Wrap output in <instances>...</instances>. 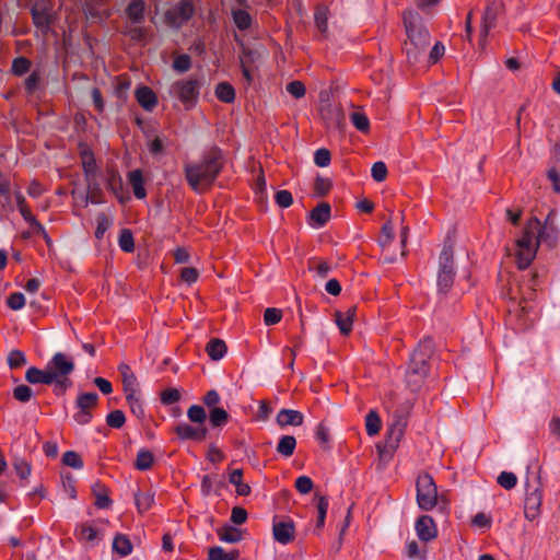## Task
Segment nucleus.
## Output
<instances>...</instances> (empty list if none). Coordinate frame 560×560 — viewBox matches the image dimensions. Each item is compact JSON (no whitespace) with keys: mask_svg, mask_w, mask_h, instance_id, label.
Wrapping results in <instances>:
<instances>
[{"mask_svg":"<svg viewBox=\"0 0 560 560\" xmlns=\"http://www.w3.org/2000/svg\"><path fill=\"white\" fill-rule=\"evenodd\" d=\"M355 307H350L347 312H336V324L341 334L348 335L352 329Z\"/></svg>","mask_w":560,"mask_h":560,"instance_id":"26","label":"nucleus"},{"mask_svg":"<svg viewBox=\"0 0 560 560\" xmlns=\"http://www.w3.org/2000/svg\"><path fill=\"white\" fill-rule=\"evenodd\" d=\"M416 532L419 539L422 541L432 540L438 533L435 523L429 515H422L417 520Z\"/></svg>","mask_w":560,"mask_h":560,"instance_id":"15","label":"nucleus"},{"mask_svg":"<svg viewBox=\"0 0 560 560\" xmlns=\"http://www.w3.org/2000/svg\"><path fill=\"white\" fill-rule=\"evenodd\" d=\"M454 250L450 242H445L439 256L436 287L439 295H445L454 284L455 279Z\"/></svg>","mask_w":560,"mask_h":560,"instance_id":"5","label":"nucleus"},{"mask_svg":"<svg viewBox=\"0 0 560 560\" xmlns=\"http://www.w3.org/2000/svg\"><path fill=\"white\" fill-rule=\"evenodd\" d=\"M180 399V393L176 388H167L161 394V401L164 405H172Z\"/></svg>","mask_w":560,"mask_h":560,"instance_id":"62","label":"nucleus"},{"mask_svg":"<svg viewBox=\"0 0 560 560\" xmlns=\"http://www.w3.org/2000/svg\"><path fill=\"white\" fill-rule=\"evenodd\" d=\"M233 21L240 30L245 31L250 26L252 16L245 10L237 9L233 11Z\"/></svg>","mask_w":560,"mask_h":560,"instance_id":"42","label":"nucleus"},{"mask_svg":"<svg viewBox=\"0 0 560 560\" xmlns=\"http://www.w3.org/2000/svg\"><path fill=\"white\" fill-rule=\"evenodd\" d=\"M365 429L370 436L377 434L381 430V419L375 410H370L365 416Z\"/></svg>","mask_w":560,"mask_h":560,"instance_id":"34","label":"nucleus"},{"mask_svg":"<svg viewBox=\"0 0 560 560\" xmlns=\"http://www.w3.org/2000/svg\"><path fill=\"white\" fill-rule=\"evenodd\" d=\"M127 402L130 407V411L137 417V418H143L144 417V409L142 406V402L138 396V393H131L126 395Z\"/></svg>","mask_w":560,"mask_h":560,"instance_id":"38","label":"nucleus"},{"mask_svg":"<svg viewBox=\"0 0 560 560\" xmlns=\"http://www.w3.org/2000/svg\"><path fill=\"white\" fill-rule=\"evenodd\" d=\"M404 24L407 40L404 43V51L409 63H416L430 44V33L423 19L418 12L404 13Z\"/></svg>","mask_w":560,"mask_h":560,"instance_id":"3","label":"nucleus"},{"mask_svg":"<svg viewBox=\"0 0 560 560\" xmlns=\"http://www.w3.org/2000/svg\"><path fill=\"white\" fill-rule=\"evenodd\" d=\"M113 550L120 557H127L132 552V544L126 535L117 534L113 540Z\"/></svg>","mask_w":560,"mask_h":560,"instance_id":"30","label":"nucleus"},{"mask_svg":"<svg viewBox=\"0 0 560 560\" xmlns=\"http://www.w3.org/2000/svg\"><path fill=\"white\" fill-rule=\"evenodd\" d=\"M7 362L10 369H18L26 364V355L23 351L14 349L10 351Z\"/></svg>","mask_w":560,"mask_h":560,"instance_id":"45","label":"nucleus"},{"mask_svg":"<svg viewBox=\"0 0 560 560\" xmlns=\"http://www.w3.org/2000/svg\"><path fill=\"white\" fill-rule=\"evenodd\" d=\"M75 533L80 540L88 542L94 541L97 535L96 529L85 523L78 525Z\"/></svg>","mask_w":560,"mask_h":560,"instance_id":"44","label":"nucleus"},{"mask_svg":"<svg viewBox=\"0 0 560 560\" xmlns=\"http://www.w3.org/2000/svg\"><path fill=\"white\" fill-rule=\"evenodd\" d=\"M276 202L281 208H288L293 202L292 194L288 190H278L275 195Z\"/></svg>","mask_w":560,"mask_h":560,"instance_id":"63","label":"nucleus"},{"mask_svg":"<svg viewBox=\"0 0 560 560\" xmlns=\"http://www.w3.org/2000/svg\"><path fill=\"white\" fill-rule=\"evenodd\" d=\"M223 165V153L219 148L211 149L199 163L185 164L187 183L199 192L213 184Z\"/></svg>","mask_w":560,"mask_h":560,"instance_id":"2","label":"nucleus"},{"mask_svg":"<svg viewBox=\"0 0 560 560\" xmlns=\"http://www.w3.org/2000/svg\"><path fill=\"white\" fill-rule=\"evenodd\" d=\"M371 175L375 182H378V183L383 182L387 176L386 164L382 161L375 162L372 165Z\"/></svg>","mask_w":560,"mask_h":560,"instance_id":"55","label":"nucleus"},{"mask_svg":"<svg viewBox=\"0 0 560 560\" xmlns=\"http://www.w3.org/2000/svg\"><path fill=\"white\" fill-rule=\"evenodd\" d=\"M401 439L402 438H397V440L393 442L392 434L389 431H387L384 444L377 445L380 457L384 460H389L393 457L394 452L397 450Z\"/></svg>","mask_w":560,"mask_h":560,"instance_id":"27","label":"nucleus"},{"mask_svg":"<svg viewBox=\"0 0 560 560\" xmlns=\"http://www.w3.org/2000/svg\"><path fill=\"white\" fill-rule=\"evenodd\" d=\"M313 481L308 476H300L295 480V488L302 494H307L313 489Z\"/></svg>","mask_w":560,"mask_h":560,"instance_id":"57","label":"nucleus"},{"mask_svg":"<svg viewBox=\"0 0 560 560\" xmlns=\"http://www.w3.org/2000/svg\"><path fill=\"white\" fill-rule=\"evenodd\" d=\"M350 120L353 126L361 132H366L370 129V121L365 114L361 112H353L350 114Z\"/></svg>","mask_w":560,"mask_h":560,"instance_id":"43","label":"nucleus"},{"mask_svg":"<svg viewBox=\"0 0 560 560\" xmlns=\"http://www.w3.org/2000/svg\"><path fill=\"white\" fill-rule=\"evenodd\" d=\"M136 98L140 106L147 112H151L158 104V97L154 92L144 85L137 89Z\"/></svg>","mask_w":560,"mask_h":560,"instance_id":"22","label":"nucleus"},{"mask_svg":"<svg viewBox=\"0 0 560 560\" xmlns=\"http://www.w3.org/2000/svg\"><path fill=\"white\" fill-rule=\"evenodd\" d=\"M14 470L21 479H26L31 475V466L23 459H16L13 463Z\"/></svg>","mask_w":560,"mask_h":560,"instance_id":"64","label":"nucleus"},{"mask_svg":"<svg viewBox=\"0 0 560 560\" xmlns=\"http://www.w3.org/2000/svg\"><path fill=\"white\" fill-rule=\"evenodd\" d=\"M191 67L190 57L186 54L179 55L173 62V69L177 72L184 73Z\"/></svg>","mask_w":560,"mask_h":560,"instance_id":"56","label":"nucleus"},{"mask_svg":"<svg viewBox=\"0 0 560 560\" xmlns=\"http://www.w3.org/2000/svg\"><path fill=\"white\" fill-rule=\"evenodd\" d=\"M50 375L54 378L69 376L75 369L72 358L62 352H56L52 358L47 362Z\"/></svg>","mask_w":560,"mask_h":560,"instance_id":"12","label":"nucleus"},{"mask_svg":"<svg viewBox=\"0 0 560 560\" xmlns=\"http://www.w3.org/2000/svg\"><path fill=\"white\" fill-rule=\"evenodd\" d=\"M525 504H524V513L525 517L529 521H534L540 512V505L542 501L541 493V481L538 472L529 475V467L527 468L526 479H525Z\"/></svg>","mask_w":560,"mask_h":560,"instance_id":"6","label":"nucleus"},{"mask_svg":"<svg viewBox=\"0 0 560 560\" xmlns=\"http://www.w3.org/2000/svg\"><path fill=\"white\" fill-rule=\"evenodd\" d=\"M434 352V345L431 338H424L410 355L405 380L411 392H418L424 384L429 372L428 361Z\"/></svg>","mask_w":560,"mask_h":560,"instance_id":"4","label":"nucleus"},{"mask_svg":"<svg viewBox=\"0 0 560 560\" xmlns=\"http://www.w3.org/2000/svg\"><path fill=\"white\" fill-rule=\"evenodd\" d=\"M413 407L410 399L400 402L393 412L392 421L388 423L387 431L392 434V441L395 442L397 438H402L406 427L408 424L409 413Z\"/></svg>","mask_w":560,"mask_h":560,"instance_id":"8","label":"nucleus"},{"mask_svg":"<svg viewBox=\"0 0 560 560\" xmlns=\"http://www.w3.org/2000/svg\"><path fill=\"white\" fill-rule=\"evenodd\" d=\"M126 13L128 18L135 24H140L144 19V2L143 0H132L127 9Z\"/></svg>","mask_w":560,"mask_h":560,"instance_id":"29","label":"nucleus"},{"mask_svg":"<svg viewBox=\"0 0 560 560\" xmlns=\"http://www.w3.org/2000/svg\"><path fill=\"white\" fill-rule=\"evenodd\" d=\"M82 159V168L84 174V179H94L97 178L98 170L96 166L95 158L92 151L89 149H84L81 151Z\"/></svg>","mask_w":560,"mask_h":560,"instance_id":"23","label":"nucleus"},{"mask_svg":"<svg viewBox=\"0 0 560 560\" xmlns=\"http://www.w3.org/2000/svg\"><path fill=\"white\" fill-rule=\"evenodd\" d=\"M8 306L13 311H19L25 305L24 294L21 292H14L10 294L7 301Z\"/></svg>","mask_w":560,"mask_h":560,"instance_id":"58","label":"nucleus"},{"mask_svg":"<svg viewBox=\"0 0 560 560\" xmlns=\"http://www.w3.org/2000/svg\"><path fill=\"white\" fill-rule=\"evenodd\" d=\"M52 384L55 394L60 396L67 392V389L72 385V382L69 376H62L52 381Z\"/></svg>","mask_w":560,"mask_h":560,"instance_id":"61","label":"nucleus"},{"mask_svg":"<svg viewBox=\"0 0 560 560\" xmlns=\"http://www.w3.org/2000/svg\"><path fill=\"white\" fill-rule=\"evenodd\" d=\"M314 162L319 167H326L330 163V152L329 150L322 148L315 151Z\"/></svg>","mask_w":560,"mask_h":560,"instance_id":"59","label":"nucleus"},{"mask_svg":"<svg viewBox=\"0 0 560 560\" xmlns=\"http://www.w3.org/2000/svg\"><path fill=\"white\" fill-rule=\"evenodd\" d=\"M126 422L125 413L117 409L106 416V424L114 429H120Z\"/></svg>","mask_w":560,"mask_h":560,"instance_id":"47","label":"nucleus"},{"mask_svg":"<svg viewBox=\"0 0 560 560\" xmlns=\"http://www.w3.org/2000/svg\"><path fill=\"white\" fill-rule=\"evenodd\" d=\"M187 417L191 422L198 423L199 425H203L207 413L202 406L192 405L187 410Z\"/></svg>","mask_w":560,"mask_h":560,"instance_id":"41","label":"nucleus"},{"mask_svg":"<svg viewBox=\"0 0 560 560\" xmlns=\"http://www.w3.org/2000/svg\"><path fill=\"white\" fill-rule=\"evenodd\" d=\"M272 532L276 541L287 545L294 537V523L292 521L275 523Z\"/></svg>","mask_w":560,"mask_h":560,"instance_id":"16","label":"nucleus"},{"mask_svg":"<svg viewBox=\"0 0 560 560\" xmlns=\"http://www.w3.org/2000/svg\"><path fill=\"white\" fill-rule=\"evenodd\" d=\"M31 13H32L33 22L36 25V27L40 28L42 32L47 33L50 27V24L52 22V18H51L45 2L37 1L33 5Z\"/></svg>","mask_w":560,"mask_h":560,"instance_id":"14","label":"nucleus"},{"mask_svg":"<svg viewBox=\"0 0 560 560\" xmlns=\"http://www.w3.org/2000/svg\"><path fill=\"white\" fill-rule=\"evenodd\" d=\"M12 395L18 401L26 404L32 399L34 392L30 386L20 384L13 388Z\"/></svg>","mask_w":560,"mask_h":560,"instance_id":"40","label":"nucleus"},{"mask_svg":"<svg viewBox=\"0 0 560 560\" xmlns=\"http://www.w3.org/2000/svg\"><path fill=\"white\" fill-rule=\"evenodd\" d=\"M97 401L98 395L95 392L79 394L75 399L74 421L79 424H88L93 418L92 409L97 405Z\"/></svg>","mask_w":560,"mask_h":560,"instance_id":"10","label":"nucleus"},{"mask_svg":"<svg viewBox=\"0 0 560 560\" xmlns=\"http://www.w3.org/2000/svg\"><path fill=\"white\" fill-rule=\"evenodd\" d=\"M62 463L74 469H81L83 467V462L80 455L74 451H67L62 455Z\"/></svg>","mask_w":560,"mask_h":560,"instance_id":"51","label":"nucleus"},{"mask_svg":"<svg viewBox=\"0 0 560 560\" xmlns=\"http://www.w3.org/2000/svg\"><path fill=\"white\" fill-rule=\"evenodd\" d=\"M129 184L132 187L133 194L136 198L143 199L147 195L144 189V180L143 175L140 170H133L128 174Z\"/></svg>","mask_w":560,"mask_h":560,"instance_id":"25","label":"nucleus"},{"mask_svg":"<svg viewBox=\"0 0 560 560\" xmlns=\"http://www.w3.org/2000/svg\"><path fill=\"white\" fill-rule=\"evenodd\" d=\"M100 489H103V486L100 482H96L93 486V492H94V494L96 497L95 505L98 509H107V508L110 506L112 500L109 499V497L107 495V493L105 491L104 492H100L98 491Z\"/></svg>","mask_w":560,"mask_h":560,"instance_id":"46","label":"nucleus"},{"mask_svg":"<svg viewBox=\"0 0 560 560\" xmlns=\"http://www.w3.org/2000/svg\"><path fill=\"white\" fill-rule=\"evenodd\" d=\"M175 433L182 441H202L206 439L208 430L205 425L192 427L187 422H180L176 425Z\"/></svg>","mask_w":560,"mask_h":560,"instance_id":"13","label":"nucleus"},{"mask_svg":"<svg viewBox=\"0 0 560 560\" xmlns=\"http://www.w3.org/2000/svg\"><path fill=\"white\" fill-rule=\"evenodd\" d=\"M417 503L423 511H431L438 504V488L430 474H421L417 478Z\"/></svg>","mask_w":560,"mask_h":560,"instance_id":"7","label":"nucleus"},{"mask_svg":"<svg viewBox=\"0 0 560 560\" xmlns=\"http://www.w3.org/2000/svg\"><path fill=\"white\" fill-rule=\"evenodd\" d=\"M560 238V231L557 226H541L537 218H532L524 228L522 236L516 241L517 266L520 269H526L534 260L540 243L552 248Z\"/></svg>","mask_w":560,"mask_h":560,"instance_id":"1","label":"nucleus"},{"mask_svg":"<svg viewBox=\"0 0 560 560\" xmlns=\"http://www.w3.org/2000/svg\"><path fill=\"white\" fill-rule=\"evenodd\" d=\"M332 267L327 261H319L314 265L313 261L310 262L308 270L315 272L316 277L324 279L331 271Z\"/></svg>","mask_w":560,"mask_h":560,"instance_id":"53","label":"nucleus"},{"mask_svg":"<svg viewBox=\"0 0 560 560\" xmlns=\"http://www.w3.org/2000/svg\"><path fill=\"white\" fill-rule=\"evenodd\" d=\"M118 371L121 375L125 394L138 393V381L131 368L126 363H120Z\"/></svg>","mask_w":560,"mask_h":560,"instance_id":"20","label":"nucleus"},{"mask_svg":"<svg viewBox=\"0 0 560 560\" xmlns=\"http://www.w3.org/2000/svg\"><path fill=\"white\" fill-rule=\"evenodd\" d=\"M14 198H15L19 211L22 214L23 219L26 222H30L31 220H33L35 217L32 214L31 210L26 207V205H25V197L22 195V192L21 191H15L14 192Z\"/></svg>","mask_w":560,"mask_h":560,"instance_id":"52","label":"nucleus"},{"mask_svg":"<svg viewBox=\"0 0 560 560\" xmlns=\"http://www.w3.org/2000/svg\"><path fill=\"white\" fill-rule=\"evenodd\" d=\"M217 97L224 103H232L235 100L233 86L226 82H221L215 88Z\"/></svg>","mask_w":560,"mask_h":560,"instance_id":"35","label":"nucleus"},{"mask_svg":"<svg viewBox=\"0 0 560 560\" xmlns=\"http://www.w3.org/2000/svg\"><path fill=\"white\" fill-rule=\"evenodd\" d=\"M200 86V80L196 78H189L188 80L177 81L172 84L170 93L176 96L183 103H195L199 96Z\"/></svg>","mask_w":560,"mask_h":560,"instance_id":"11","label":"nucleus"},{"mask_svg":"<svg viewBox=\"0 0 560 560\" xmlns=\"http://www.w3.org/2000/svg\"><path fill=\"white\" fill-rule=\"evenodd\" d=\"M25 380L33 385L45 384L50 385L55 381L54 376L50 375L49 369L46 365L44 370L31 366L25 373Z\"/></svg>","mask_w":560,"mask_h":560,"instance_id":"18","label":"nucleus"},{"mask_svg":"<svg viewBox=\"0 0 560 560\" xmlns=\"http://www.w3.org/2000/svg\"><path fill=\"white\" fill-rule=\"evenodd\" d=\"M393 238H394V228H393L390 220H388L382 226V235L378 238V244L381 247L384 248L392 243Z\"/></svg>","mask_w":560,"mask_h":560,"instance_id":"50","label":"nucleus"},{"mask_svg":"<svg viewBox=\"0 0 560 560\" xmlns=\"http://www.w3.org/2000/svg\"><path fill=\"white\" fill-rule=\"evenodd\" d=\"M498 8L494 2H490L483 14H482V23L480 30V42L483 44L487 39L489 31L494 26V22L497 19Z\"/></svg>","mask_w":560,"mask_h":560,"instance_id":"17","label":"nucleus"},{"mask_svg":"<svg viewBox=\"0 0 560 560\" xmlns=\"http://www.w3.org/2000/svg\"><path fill=\"white\" fill-rule=\"evenodd\" d=\"M282 313L280 310L269 307L265 311L264 322L267 326L275 325L281 320Z\"/></svg>","mask_w":560,"mask_h":560,"instance_id":"60","label":"nucleus"},{"mask_svg":"<svg viewBox=\"0 0 560 560\" xmlns=\"http://www.w3.org/2000/svg\"><path fill=\"white\" fill-rule=\"evenodd\" d=\"M195 14V0H180L165 12L166 22L174 27H180Z\"/></svg>","mask_w":560,"mask_h":560,"instance_id":"9","label":"nucleus"},{"mask_svg":"<svg viewBox=\"0 0 560 560\" xmlns=\"http://www.w3.org/2000/svg\"><path fill=\"white\" fill-rule=\"evenodd\" d=\"M296 447V440L292 435H282L277 445V452L284 456L290 457L293 455Z\"/></svg>","mask_w":560,"mask_h":560,"instance_id":"31","label":"nucleus"},{"mask_svg":"<svg viewBox=\"0 0 560 560\" xmlns=\"http://www.w3.org/2000/svg\"><path fill=\"white\" fill-rule=\"evenodd\" d=\"M86 182V191L83 195L84 206L89 203L101 205L103 203V190L97 178L89 179Z\"/></svg>","mask_w":560,"mask_h":560,"instance_id":"19","label":"nucleus"},{"mask_svg":"<svg viewBox=\"0 0 560 560\" xmlns=\"http://www.w3.org/2000/svg\"><path fill=\"white\" fill-rule=\"evenodd\" d=\"M229 421V413L221 407L211 408L209 411V422L212 428H221Z\"/></svg>","mask_w":560,"mask_h":560,"instance_id":"32","label":"nucleus"},{"mask_svg":"<svg viewBox=\"0 0 560 560\" xmlns=\"http://www.w3.org/2000/svg\"><path fill=\"white\" fill-rule=\"evenodd\" d=\"M330 219V206L326 202L319 203L310 212V224L316 228L324 226Z\"/></svg>","mask_w":560,"mask_h":560,"instance_id":"21","label":"nucleus"},{"mask_svg":"<svg viewBox=\"0 0 560 560\" xmlns=\"http://www.w3.org/2000/svg\"><path fill=\"white\" fill-rule=\"evenodd\" d=\"M31 68V62L25 57H18L12 62V72L15 75L25 74Z\"/></svg>","mask_w":560,"mask_h":560,"instance_id":"54","label":"nucleus"},{"mask_svg":"<svg viewBox=\"0 0 560 560\" xmlns=\"http://www.w3.org/2000/svg\"><path fill=\"white\" fill-rule=\"evenodd\" d=\"M219 537L222 541L229 544L238 542L242 539L241 532L232 526H225L221 530L218 532Z\"/></svg>","mask_w":560,"mask_h":560,"instance_id":"37","label":"nucleus"},{"mask_svg":"<svg viewBox=\"0 0 560 560\" xmlns=\"http://www.w3.org/2000/svg\"><path fill=\"white\" fill-rule=\"evenodd\" d=\"M206 351L213 361H219L226 353V345L223 340L213 338L207 343Z\"/></svg>","mask_w":560,"mask_h":560,"instance_id":"28","label":"nucleus"},{"mask_svg":"<svg viewBox=\"0 0 560 560\" xmlns=\"http://www.w3.org/2000/svg\"><path fill=\"white\" fill-rule=\"evenodd\" d=\"M118 245L120 249L126 253H132L135 250V241L130 230L124 229L120 232Z\"/></svg>","mask_w":560,"mask_h":560,"instance_id":"39","label":"nucleus"},{"mask_svg":"<svg viewBox=\"0 0 560 560\" xmlns=\"http://www.w3.org/2000/svg\"><path fill=\"white\" fill-rule=\"evenodd\" d=\"M135 501L139 512L143 513L152 506L154 502V494L151 492L138 491L135 493Z\"/></svg>","mask_w":560,"mask_h":560,"instance_id":"36","label":"nucleus"},{"mask_svg":"<svg viewBox=\"0 0 560 560\" xmlns=\"http://www.w3.org/2000/svg\"><path fill=\"white\" fill-rule=\"evenodd\" d=\"M260 58V52L258 50L243 47L242 55L240 57L241 66H247L255 63Z\"/></svg>","mask_w":560,"mask_h":560,"instance_id":"48","label":"nucleus"},{"mask_svg":"<svg viewBox=\"0 0 560 560\" xmlns=\"http://www.w3.org/2000/svg\"><path fill=\"white\" fill-rule=\"evenodd\" d=\"M303 415L293 409H281L277 415V423L280 427L301 425L303 423Z\"/></svg>","mask_w":560,"mask_h":560,"instance_id":"24","label":"nucleus"},{"mask_svg":"<svg viewBox=\"0 0 560 560\" xmlns=\"http://www.w3.org/2000/svg\"><path fill=\"white\" fill-rule=\"evenodd\" d=\"M497 481L498 483L506 489V490H511L513 489L516 483H517V478H516V475L514 472H510V471H502L498 478H497Z\"/></svg>","mask_w":560,"mask_h":560,"instance_id":"49","label":"nucleus"},{"mask_svg":"<svg viewBox=\"0 0 560 560\" xmlns=\"http://www.w3.org/2000/svg\"><path fill=\"white\" fill-rule=\"evenodd\" d=\"M153 462H154L153 454L145 448H141L137 454L135 467L138 470L145 471L152 467Z\"/></svg>","mask_w":560,"mask_h":560,"instance_id":"33","label":"nucleus"}]
</instances>
